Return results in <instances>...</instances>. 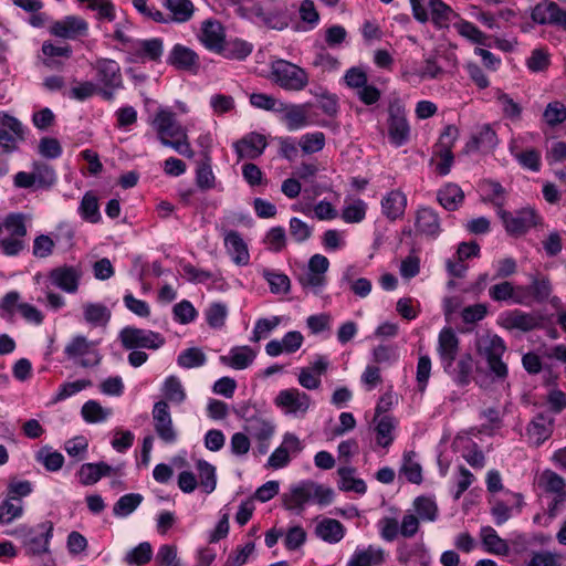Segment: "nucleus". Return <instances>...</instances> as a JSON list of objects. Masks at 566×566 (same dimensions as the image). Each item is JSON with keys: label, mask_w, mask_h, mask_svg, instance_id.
<instances>
[{"label": "nucleus", "mask_w": 566, "mask_h": 566, "mask_svg": "<svg viewBox=\"0 0 566 566\" xmlns=\"http://www.w3.org/2000/svg\"><path fill=\"white\" fill-rule=\"evenodd\" d=\"M150 125L163 146L170 147L187 158H193L195 151L191 148L187 129L180 125L172 111L160 107L151 118Z\"/></svg>", "instance_id": "f257e3e1"}, {"label": "nucleus", "mask_w": 566, "mask_h": 566, "mask_svg": "<svg viewBox=\"0 0 566 566\" xmlns=\"http://www.w3.org/2000/svg\"><path fill=\"white\" fill-rule=\"evenodd\" d=\"M333 499L334 492L332 489L310 480L292 485L282 495L283 506L297 515L304 512L306 505L326 506L333 502Z\"/></svg>", "instance_id": "f03ea898"}, {"label": "nucleus", "mask_w": 566, "mask_h": 566, "mask_svg": "<svg viewBox=\"0 0 566 566\" xmlns=\"http://www.w3.org/2000/svg\"><path fill=\"white\" fill-rule=\"evenodd\" d=\"M238 415L244 420L243 429L255 441L258 452L265 454L276 430L273 417L250 406H242Z\"/></svg>", "instance_id": "7ed1b4c3"}, {"label": "nucleus", "mask_w": 566, "mask_h": 566, "mask_svg": "<svg viewBox=\"0 0 566 566\" xmlns=\"http://www.w3.org/2000/svg\"><path fill=\"white\" fill-rule=\"evenodd\" d=\"M475 348L478 355L485 360L493 380L504 381L509 375L507 365L502 359L506 352L504 339L486 332L476 337Z\"/></svg>", "instance_id": "20e7f679"}, {"label": "nucleus", "mask_w": 566, "mask_h": 566, "mask_svg": "<svg viewBox=\"0 0 566 566\" xmlns=\"http://www.w3.org/2000/svg\"><path fill=\"white\" fill-rule=\"evenodd\" d=\"M27 224L22 213H9L0 220V252L6 256H17L27 247Z\"/></svg>", "instance_id": "39448f33"}, {"label": "nucleus", "mask_w": 566, "mask_h": 566, "mask_svg": "<svg viewBox=\"0 0 566 566\" xmlns=\"http://www.w3.org/2000/svg\"><path fill=\"white\" fill-rule=\"evenodd\" d=\"M271 80L285 91L300 92L308 85L307 72L283 59H277L270 64Z\"/></svg>", "instance_id": "423d86ee"}, {"label": "nucleus", "mask_w": 566, "mask_h": 566, "mask_svg": "<svg viewBox=\"0 0 566 566\" xmlns=\"http://www.w3.org/2000/svg\"><path fill=\"white\" fill-rule=\"evenodd\" d=\"M53 528V523L45 521L34 527L20 526L14 531V535L22 541L28 555L41 556L50 553Z\"/></svg>", "instance_id": "0eeeda50"}, {"label": "nucleus", "mask_w": 566, "mask_h": 566, "mask_svg": "<svg viewBox=\"0 0 566 566\" xmlns=\"http://www.w3.org/2000/svg\"><path fill=\"white\" fill-rule=\"evenodd\" d=\"M97 345V342L88 340L83 335H76L65 345L64 354L67 359L83 368L95 367L102 360Z\"/></svg>", "instance_id": "6e6552de"}, {"label": "nucleus", "mask_w": 566, "mask_h": 566, "mask_svg": "<svg viewBox=\"0 0 566 566\" xmlns=\"http://www.w3.org/2000/svg\"><path fill=\"white\" fill-rule=\"evenodd\" d=\"M118 338L125 349L145 348L157 350L166 342L160 333L134 326H126L120 329Z\"/></svg>", "instance_id": "1a4fd4ad"}, {"label": "nucleus", "mask_w": 566, "mask_h": 566, "mask_svg": "<svg viewBox=\"0 0 566 566\" xmlns=\"http://www.w3.org/2000/svg\"><path fill=\"white\" fill-rule=\"evenodd\" d=\"M497 213L506 232L514 237L523 235L530 229L536 227L542 220L539 214L532 207L522 208L515 213L500 209Z\"/></svg>", "instance_id": "9d476101"}, {"label": "nucleus", "mask_w": 566, "mask_h": 566, "mask_svg": "<svg viewBox=\"0 0 566 566\" xmlns=\"http://www.w3.org/2000/svg\"><path fill=\"white\" fill-rule=\"evenodd\" d=\"M329 268V261L322 254H314L307 264V269L298 275V283L303 290L311 291L314 294L322 292L326 285V272Z\"/></svg>", "instance_id": "9b49d317"}, {"label": "nucleus", "mask_w": 566, "mask_h": 566, "mask_svg": "<svg viewBox=\"0 0 566 566\" xmlns=\"http://www.w3.org/2000/svg\"><path fill=\"white\" fill-rule=\"evenodd\" d=\"M274 405L285 415L303 418L311 408V397L297 388H287L279 391Z\"/></svg>", "instance_id": "f8f14e48"}, {"label": "nucleus", "mask_w": 566, "mask_h": 566, "mask_svg": "<svg viewBox=\"0 0 566 566\" xmlns=\"http://www.w3.org/2000/svg\"><path fill=\"white\" fill-rule=\"evenodd\" d=\"M151 416L158 438L165 443H175L177 441L178 433L172 422L168 402L165 400L155 402Z\"/></svg>", "instance_id": "ddd939ff"}, {"label": "nucleus", "mask_w": 566, "mask_h": 566, "mask_svg": "<svg viewBox=\"0 0 566 566\" xmlns=\"http://www.w3.org/2000/svg\"><path fill=\"white\" fill-rule=\"evenodd\" d=\"M388 136L395 147H401L408 143L410 126L406 112L399 104H391L388 108Z\"/></svg>", "instance_id": "4468645a"}, {"label": "nucleus", "mask_w": 566, "mask_h": 566, "mask_svg": "<svg viewBox=\"0 0 566 566\" xmlns=\"http://www.w3.org/2000/svg\"><path fill=\"white\" fill-rule=\"evenodd\" d=\"M460 349V339L451 327H443L438 335L437 353L444 371H451Z\"/></svg>", "instance_id": "2eb2a0df"}, {"label": "nucleus", "mask_w": 566, "mask_h": 566, "mask_svg": "<svg viewBox=\"0 0 566 566\" xmlns=\"http://www.w3.org/2000/svg\"><path fill=\"white\" fill-rule=\"evenodd\" d=\"M22 140H24L22 123L7 113H0V147L4 151L10 153Z\"/></svg>", "instance_id": "dca6fc26"}, {"label": "nucleus", "mask_w": 566, "mask_h": 566, "mask_svg": "<svg viewBox=\"0 0 566 566\" xmlns=\"http://www.w3.org/2000/svg\"><path fill=\"white\" fill-rule=\"evenodd\" d=\"M396 557L399 564L406 566H430L432 562L430 552L422 542L400 544Z\"/></svg>", "instance_id": "f3484780"}, {"label": "nucleus", "mask_w": 566, "mask_h": 566, "mask_svg": "<svg viewBox=\"0 0 566 566\" xmlns=\"http://www.w3.org/2000/svg\"><path fill=\"white\" fill-rule=\"evenodd\" d=\"M82 271L72 265H62L50 271L48 279L51 285L65 293L74 294L78 290Z\"/></svg>", "instance_id": "a211bd4d"}, {"label": "nucleus", "mask_w": 566, "mask_h": 566, "mask_svg": "<svg viewBox=\"0 0 566 566\" xmlns=\"http://www.w3.org/2000/svg\"><path fill=\"white\" fill-rule=\"evenodd\" d=\"M164 53V42L159 38L136 40L129 51L130 61L136 63L159 62Z\"/></svg>", "instance_id": "6ab92c4d"}, {"label": "nucleus", "mask_w": 566, "mask_h": 566, "mask_svg": "<svg viewBox=\"0 0 566 566\" xmlns=\"http://www.w3.org/2000/svg\"><path fill=\"white\" fill-rule=\"evenodd\" d=\"M50 32L57 38L75 40L87 35L88 24L81 17L66 15L62 20L53 22L50 27Z\"/></svg>", "instance_id": "aec40b11"}, {"label": "nucleus", "mask_w": 566, "mask_h": 566, "mask_svg": "<svg viewBox=\"0 0 566 566\" xmlns=\"http://www.w3.org/2000/svg\"><path fill=\"white\" fill-rule=\"evenodd\" d=\"M224 248L237 265H247L250 253L247 243L238 231L220 228Z\"/></svg>", "instance_id": "412c9836"}, {"label": "nucleus", "mask_w": 566, "mask_h": 566, "mask_svg": "<svg viewBox=\"0 0 566 566\" xmlns=\"http://www.w3.org/2000/svg\"><path fill=\"white\" fill-rule=\"evenodd\" d=\"M198 39L207 50L218 53L226 40L224 28L218 20H205L201 23Z\"/></svg>", "instance_id": "4be33fe9"}, {"label": "nucleus", "mask_w": 566, "mask_h": 566, "mask_svg": "<svg viewBox=\"0 0 566 566\" xmlns=\"http://www.w3.org/2000/svg\"><path fill=\"white\" fill-rule=\"evenodd\" d=\"M554 419L547 413H537L528 423L526 434L530 443L539 447L553 433Z\"/></svg>", "instance_id": "5701e85b"}, {"label": "nucleus", "mask_w": 566, "mask_h": 566, "mask_svg": "<svg viewBox=\"0 0 566 566\" xmlns=\"http://www.w3.org/2000/svg\"><path fill=\"white\" fill-rule=\"evenodd\" d=\"M311 104H291L284 103L282 120L290 132L298 130L303 127L314 124L310 115Z\"/></svg>", "instance_id": "b1692460"}, {"label": "nucleus", "mask_w": 566, "mask_h": 566, "mask_svg": "<svg viewBox=\"0 0 566 566\" xmlns=\"http://www.w3.org/2000/svg\"><path fill=\"white\" fill-rule=\"evenodd\" d=\"M386 551L378 545L358 546L346 566H381L386 562Z\"/></svg>", "instance_id": "393cba45"}, {"label": "nucleus", "mask_w": 566, "mask_h": 566, "mask_svg": "<svg viewBox=\"0 0 566 566\" xmlns=\"http://www.w3.org/2000/svg\"><path fill=\"white\" fill-rule=\"evenodd\" d=\"M167 63L180 71L197 72L199 55L192 49L178 43L170 50Z\"/></svg>", "instance_id": "a878e982"}, {"label": "nucleus", "mask_w": 566, "mask_h": 566, "mask_svg": "<svg viewBox=\"0 0 566 566\" xmlns=\"http://www.w3.org/2000/svg\"><path fill=\"white\" fill-rule=\"evenodd\" d=\"M96 80L98 84L111 88H120L123 77L119 64L109 59L98 60L95 64Z\"/></svg>", "instance_id": "bb28decb"}, {"label": "nucleus", "mask_w": 566, "mask_h": 566, "mask_svg": "<svg viewBox=\"0 0 566 566\" xmlns=\"http://www.w3.org/2000/svg\"><path fill=\"white\" fill-rule=\"evenodd\" d=\"M304 343V337L298 331L287 332L282 339H272L265 345V353L271 357L282 354H293L297 352Z\"/></svg>", "instance_id": "cd10ccee"}, {"label": "nucleus", "mask_w": 566, "mask_h": 566, "mask_svg": "<svg viewBox=\"0 0 566 566\" xmlns=\"http://www.w3.org/2000/svg\"><path fill=\"white\" fill-rule=\"evenodd\" d=\"M532 19L538 24H556L566 29V11L555 2L537 4L532 11Z\"/></svg>", "instance_id": "c85d7f7f"}, {"label": "nucleus", "mask_w": 566, "mask_h": 566, "mask_svg": "<svg viewBox=\"0 0 566 566\" xmlns=\"http://www.w3.org/2000/svg\"><path fill=\"white\" fill-rule=\"evenodd\" d=\"M501 324L510 331L531 332L539 326V318L534 314L513 310L501 315Z\"/></svg>", "instance_id": "c756f323"}, {"label": "nucleus", "mask_w": 566, "mask_h": 566, "mask_svg": "<svg viewBox=\"0 0 566 566\" xmlns=\"http://www.w3.org/2000/svg\"><path fill=\"white\" fill-rule=\"evenodd\" d=\"M266 147V139L258 133H250L234 144L239 158L255 159L260 157Z\"/></svg>", "instance_id": "7c9ffc66"}, {"label": "nucleus", "mask_w": 566, "mask_h": 566, "mask_svg": "<svg viewBox=\"0 0 566 566\" xmlns=\"http://www.w3.org/2000/svg\"><path fill=\"white\" fill-rule=\"evenodd\" d=\"M407 198L400 190L389 191L381 200V211L389 220H397L405 213Z\"/></svg>", "instance_id": "2f4dec72"}, {"label": "nucleus", "mask_w": 566, "mask_h": 566, "mask_svg": "<svg viewBox=\"0 0 566 566\" xmlns=\"http://www.w3.org/2000/svg\"><path fill=\"white\" fill-rule=\"evenodd\" d=\"M256 354L249 346H237L230 349L229 354L220 357V361L233 369H245L254 360Z\"/></svg>", "instance_id": "473e14b6"}, {"label": "nucleus", "mask_w": 566, "mask_h": 566, "mask_svg": "<svg viewBox=\"0 0 566 566\" xmlns=\"http://www.w3.org/2000/svg\"><path fill=\"white\" fill-rule=\"evenodd\" d=\"M315 534L326 543L336 544L345 536L344 525L335 518H323L315 527Z\"/></svg>", "instance_id": "72a5a7b5"}, {"label": "nucleus", "mask_w": 566, "mask_h": 566, "mask_svg": "<svg viewBox=\"0 0 566 566\" xmlns=\"http://www.w3.org/2000/svg\"><path fill=\"white\" fill-rule=\"evenodd\" d=\"M416 229L426 235H438L440 232V221L437 212L428 207L420 208L416 216Z\"/></svg>", "instance_id": "f704fd0d"}, {"label": "nucleus", "mask_w": 566, "mask_h": 566, "mask_svg": "<svg viewBox=\"0 0 566 566\" xmlns=\"http://www.w3.org/2000/svg\"><path fill=\"white\" fill-rule=\"evenodd\" d=\"M480 537L484 549L495 555H507L510 546L505 539L501 538L496 531L491 526H483L480 530Z\"/></svg>", "instance_id": "c9c22d12"}, {"label": "nucleus", "mask_w": 566, "mask_h": 566, "mask_svg": "<svg viewBox=\"0 0 566 566\" xmlns=\"http://www.w3.org/2000/svg\"><path fill=\"white\" fill-rule=\"evenodd\" d=\"M509 148L511 155L523 168L531 171H538L541 169V153L538 150L533 148L521 150L517 140H511Z\"/></svg>", "instance_id": "e433bc0d"}, {"label": "nucleus", "mask_w": 566, "mask_h": 566, "mask_svg": "<svg viewBox=\"0 0 566 566\" xmlns=\"http://www.w3.org/2000/svg\"><path fill=\"white\" fill-rule=\"evenodd\" d=\"M83 316L88 325L98 327L108 324L112 313L109 308L102 303L87 302L83 304Z\"/></svg>", "instance_id": "4c0bfd02"}, {"label": "nucleus", "mask_w": 566, "mask_h": 566, "mask_svg": "<svg viewBox=\"0 0 566 566\" xmlns=\"http://www.w3.org/2000/svg\"><path fill=\"white\" fill-rule=\"evenodd\" d=\"M537 484L545 492L565 499L566 481L556 472L549 469L544 470L537 478Z\"/></svg>", "instance_id": "58836bf2"}, {"label": "nucleus", "mask_w": 566, "mask_h": 566, "mask_svg": "<svg viewBox=\"0 0 566 566\" xmlns=\"http://www.w3.org/2000/svg\"><path fill=\"white\" fill-rule=\"evenodd\" d=\"M496 144L495 132L489 125H483L467 143L465 151L472 153L481 148L492 149Z\"/></svg>", "instance_id": "ea45409f"}, {"label": "nucleus", "mask_w": 566, "mask_h": 566, "mask_svg": "<svg viewBox=\"0 0 566 566\" xmlns=\"http://www.w3.org/2000/svg\"><path fill=\"white\" fill-rule=\"evenodd\" d=\"M473 370V358L470 354L462 355L457 364L451 366V371H446L451 376L458 386H467L471 381Z\"/></svg>", "instance_id": "a19ab883"}, {"label": "nucleus", "mask_w": 566, "mask_h": 566, "mask_svg": "<svg viewBox=\"0 0 566 566\" xmlns=\"http://www.w3.org/2000/svg\"><path fill=\"white\" fill-rule=\"evenodd\" d=\"M164 6L171 13L170 21L176 23L188 22L195 13L191 0H165Z\"/></svg>", "instance_id": "79ce46f5"}, {"label": "nucleus", "mask_w": 566, "mask_h": 566, "mask_svg": "<svg viewBox=\"0 0 566 566\" xmlns=\"http://www.w3.org/2000/svg\"><path fill=\"white\" fill-rule=\"evenodd\" d=\"M439 203L447 210H457L464 199L462 189L455 184H447L437 195Z\"/></svg>", "instance_id": "37998d69"}, {"label": "nucleus", "mask_w": 566, "mask_h": 566, "mask_svg": "<svg viewBox=\"0 0 566 566\" xmlns=\"http://www.w3.org/2000/svg\"><path fill=\"white\" fill-rule=\"evenodd\" d=\"M413 511L422 522H434L439 516V507L434 497L420 495L413 500Z\"/></svg>", "instance_id": "c03bdc74"}, {"label": "nucleus", "mask_w": 566, "mask_h": 566, "mask_svg": "<svg viewBox=\"0 0 566 566\" xmlns=\"http://www.w3.org/2000/svg\"><path fill=\"white\" fill-rule=\"evenodd\" d=\"M443 73L442 67L438 64L436 56H429L424 60L420 69L408 72L409 82H422L426 80H434Z\"/></svg>", "instance_id": "a18cd8bd"}, {"label": "nucleus", "mask_w": 566, "mask_h": 566, "mask_svg": "<svg viewBox=\"0 0 566 566\" xmlns=\"http://www.w3.org/2000/svg\"><path fill=\"white\" fill-rule=\"evenodd\" d=\"M161 392L165 397V401H169L174 405H181L187 398L181 380L175 375L168 376L164 380Z\"/></svg>", "instance_id": "49530a36"}, {"label": "nucleus", "mask_w": 566, "mask_h": 566, "mask_svg": "<svg viewBox=\"0 0 566 566\" xmlns=\"http://www.w3.org/2000/svg\"><path fill=\"white\" fill-rule=\"evenodd\" d=\"M252 49V44L240 39H234L230 41L224 40L218 54H221L226 59L241 61L251 54Z\"/></svg>", "instance_id": "de8ad7c7"}, {"label": "nucleus", "mask_w": 566, "mask_h": 566, "mask_svg": "<svg viewBox=\"0 0 566 566\" xmlns=\"http://www.w3.org/2000/svg\"><path fill=\"white\" fill-rule=\"evenodd\" d=\"M78 213L83 220L90 223H97L101 221L102 216L99 212L98 199L93 191L84 193L78 206Z\"/></svg>", "instance_id": "09e8293b"}, {"label": "nucleus", "mask_w": 566, "mask_h": 566, "mask_svg": "<svg viewBox=\"0 0 566 566\" xmlns=\"http://www.w3.org/2000/svg\"><path fill=\"white\" fill-rule=\"evenodd\" d=\"M261 275L268 282L270 291L273 294H287L290 292L291 280L286 274L263 268L261 270Z\"/></svg>", "instance_id": "8fccbe9b"}, {"label": "nucleus", "mask_w": 566, "mask_h": 566, "mask_svg": "<svg viewBox=\"0 0 566 566\" xmlns=\"http://www.w3.org/2000/svg\"><path fill=\"white\" fill-rule=\"evenodd\" d=\"M428 7L430 9L431 20L438 28H447L452 17L459 18L451 7L442 0H429Z\"/></svg>", "instance_id": "3c124183"}, {"label": "nucleus", "mask_w": 566, "mask_h": 566, "mask_svg": "<svg viewBox=\"0 0 566 566\" xmlns=\"http://www.w3.org/2000/svg\"><path fill=\"white\" fill-rule=\"evenodd\" d=\"M113 411L111 408L103 407L96 400L86 401L81 409V415L87 423H101L106 421Z\"/></svg>", "instance_id": "603ef678"}, {"label": "nucleus", "mask_w": 566, "mask_h": 566, "mask_svg": "<svg viewBox=\"0 0 566 566\" xmlns=\"http://www.w3.org/2000/svg\"><path fill=\"white\" fill-rule=\"evenodd\" d=\"M454 30L464 39L479 45H485L488 35L483 33L475 24L462 18L453 23Z\"/></svg>", "instance_id": "864d4df0"}, {"label": "nucleus", "mask_w": 566, "mask_h": 566, "mask_svg": "<svg viewBox=\"0 0 566 566\" xmlns=\"http://www.w3.org/2000/svg\"><path fill=\"white\" fill-rule=\"evenodd\" d=\"M355 470L353 468H339L338 475L339 482L338 486L343 491L355 492L358 494H365L367 491V485L364 480L357 479L354 476Z\"/></svg>", "instance_id": "5fc2aeb1"}, {"label": "nucleus", "mask_w": 566, "mask_h": 566, "mask_svg": "<svg viewBox=\"0 0 566 566\" xmlns=\"http://www.w3.org/2000/svg\"><path fill=\"white\" fill-rule=\"evenodd\" d=\"M376 422V441L379 446L387 448L389 447L394 441V429L396 427V421L391 416L384 415L380 418H377V420L374 419Z\"/></svg>", "instance_id": "6e6d98bb"}, {"label": "nucleus", "mask_w": 566, "mask_h": 566, "mask_svg": "<svg viewBox=\"0 0 566 566\" xmlns=\"http://www.w3.org/2000/svg\"><path fill=\"white\" fill-rule=\"evenodd\" d=\"M143 500L139 493L125 494L114 504L113 514L117 517H127L142 504Z\"/></svg>", "instance_id": "4d7b16f0"}, {"label": "nucleus", "mask_w": 566, "mask_h": 566, "mask_svg": "<svg viewBox=\"0 0 566 566\" xmlns=\"http://www.w3.org/2000/svg\"><path fill=\"white\" fill-rule=\"evenodd\" d=\"M207 363V356L199 347L182 350L177 357V364L185 369L201 367Z\"/></svg>", "instance_id": "13d9d810"}, {"label": "nucleus", "mask_w": 566, "mask_h": 566, "mask_svg": "<svg viewBox=\"0 0 566 566\" xmlns=\"http://www.w3.org/2000/svg\"><path fill=\"white\" fill-rule=\"evenodd\" d=\"M23 514V502L20 499L6 497L0 503V523L10 524Z\"/></svg>", "instance_id": "bf43d9fd"}, {"label": "nucleus", "mask_w": 566, "mask_h": 566, "mask_svg": "<svg viewBox=\"0 0 566 566\" xmlns=\"http://www.w3.org/2000/svg\"><path fill=\"white\" fill-rule=\"evenodd\" d=\"M416 453L407 451L403 453V461L400 473L406 476L410 483L420 484L422 482L421 465L415 460Z\"/></svg>", "instance_id": "052dcab7"}, {"label": "nucleus", "mask_w": 566, "mask_h": 566, "mask_svg": "<svg viewBox=\"0 0 566 566\" xmlns=\"http://www.w3.org/2000/svg\"><path fill=\"white\" fill-rule=\"evenodd\" d=\"M367 203L361 199H355L343 207L342 219L346 223H359L366 217Z\"/></svg>", "instance_id": "680f3d73"}, {"label": "nucleus", "mask_w": 566, "mask_h": 566, "mask_svg": "<svg viewBox=\"0 0 566 566\" xmlns=\"http://www.w3.org/2000/svg\"><path fill=\"white\" fill-rule=\"evenodd\" d=\"M86 2L87 8L96 12L98 20L112 22L116 19V9L112 0H77Z\"/></svg>", "instance_id": "e2e57ef3"}, {"label": "nucleus", "mask_w": 566, "mask_h": 566, "mask_svg": "<svg viewBox=\"0 0 566 566\" xmlns=\"http://www.w3.org/2000/svg\"><path fill=\"white\" fill-rule=\"evenodd\" d=\"M200 485L206 493H212L217 486L216 468L205 460L197 463Z\"/></svg>", "instance_id": "0e129e2a"}, {"label": "nucleus", "mask_w": 566, "mask_h": 566, "mask_svg": "<svg viewBox=\"0 0 566 566\" xmlns=\"http://www.w3.org/2000/svg\"><path fill=\"white\" fill-rule=\"evenodd\" d=\"M153 557V548L148 542H143L130 549L124 560L128 565L142 566L147 564Z\"/></svg>", "instance_id": "69168bd1"}, {"label": "nucleus", "mask_w": 566, "mask_h": 566, "mask_svg": "<svg viewBox=\"0 0 566 566\" xmlns=\"http://www.w3.org/2000/svg\"><path fill=\"white\" fill-rule=\"evenodd\" d=\"M250 104L260 109L272 111V112H282L284 108V103L276 99L272 95H268L265 93H252L249 97Z\"/></svg>", "instance_id": "338daca9"}, {"label": "nucleus", "mask_w": 566, "mask_h": 566, "mask_svg": "<svg viewBox=\"0 0 566 566\" xmlns=\"http://www.w3.org/2000/svg\"><path fill=\"white\" fill-rule=\"evenodd\" d=\"M543 118L549 126L562 124L566 119L565 105L559 101L548 103L544 109Z\"/></svg>", "instance_id": "774afa93"}]
</instances>
